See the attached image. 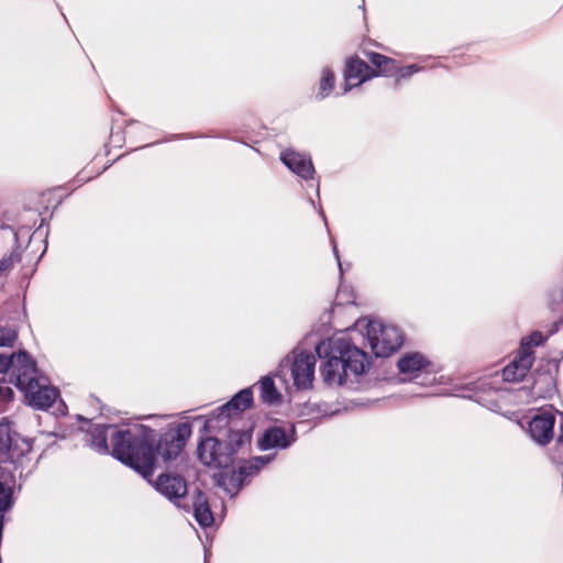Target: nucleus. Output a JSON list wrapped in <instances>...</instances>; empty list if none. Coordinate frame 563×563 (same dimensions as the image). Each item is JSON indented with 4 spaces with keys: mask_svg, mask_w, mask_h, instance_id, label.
<instances>
[{
    "mask_svg": "<svg viewBox=\"0 0 563 563\" xmlns=\"http://www.w3.org/2000/svg\"><path fill=\"white\" fill-rule=\"evenodd\" d=\"M12 488L0 481V512L9 510L12 506Z\"/></svg>",
    "mask_w": 563,
    "mask_h": 563,
    "instance_id": "nucleus-25",
    "label": "nucleus"
},
{
    "mask_svg": "<svg viewBox=\"0 0 563 563\" xmlns=\"http://www.w3.org/2000/svg\"><path fill=\"white\" fill-rule=\"evenodd\" d=\"M316 353L325 358L321 376L328 386H342L362 375L369 365L365 352L352 345L345 334L319 342Z\"/></svg>",
    "mask_w": 563,
    "mask_h": 563,
    "instance_id": "nucleus-2",
    "label": "nucleus"
},
{
    "mask_svg": "<svg viewBox=\"0 0 563 563\" xmlns=\"http://www.w3.org/2000/svg\"><path fill=\"white\" fill-rule=\"evenodd\" d=\"M555 417L551 410H543L537 413L529 422L531 438L540 443L547 444L553 438Z\"/></svg>",
    "mask_w": 563,
    "mask_h": 563,
    "instance_id": "nucleus-15",
    "label": "nucleus"
},
{
    "mask_svg": "<svg viewBox=\"0 0 563 563\" xmlns=\"http://www.w3.org/2000/svg\"><path fill=\"white\" fill-rule=\"evenodd\" d=\"M296 439V428L294 424L273 426L263 432L257 441V446L262 451L285 450Z\"/></svg>",
    "mask_w": 563,
    "mask_h": 563,
    "instance_id": "nucleus-10",
    "label": "nucleus"
},
{
    "mask_svg": "<svg viewBox=\"0 0 563 563\" xmlns=\"http://www.w3.org/2000/svg\"><path fill=\"white\" fill-rule=\"evenodd\" d=\"M334 73L328 67L322 68L320 73V81L316 97L319 100L327 98L332 92L334 88Z\"/></svg>",
    "mask_w": 563,
    "mask_h": 563,
    "instance_id": "nucleus-23",
    "label": "nucleus"
},
{
    "mask_svg": "<svg viewBox=\"0 0 563 563\" xmlns=\"http://www.w3.org/2000/svg\"><path fill=\"white\" fill-rule=\"evenodd\" d=\"M154 486L157 492L168 498L177 507L188 509L187 503L183 501L187 495V484L181 476L162 474L155 481Z\"/></svg>",
    "mask_w": 563,
    "mask_h": 563,
    "instance_id": "nucleus-12",
    "label": "nucleus"
},
{
    "mask_svg": "<svg viewBox=\"0 0 563 563\" xmlns=\"http://www.w3.org/2000/svg\"><path fill=\"white\" fill-rule=\"evenodd\" d=\"M14 385L24 394L25 401L36 409L49 408L57 398V390L45 376L38 375L30 358L23 371L16 375Z\"/></svg>",
    "mask_w": 563,
    "mask_h": 563,
    "instance_id": "nucleus-4",
    "label": "nucleus"
},
{
    "mask_svg": "<svg viewBox=\"0 0 563 563\" xmlns=\"http://www.w3.org/2000/svg\"><path fill=\"white\" fill-rule=\"evenodd\" d=\"M214 478L218 486L222 487L230 497H234L246 482L239 471H222L216 474Z\"/></svg>",
    "mask_w": 563,
    "mask_h": 563,
    "instance_id": "nucleus-18",
    "label": "nucleus"
},
{
    "mask_svg": "<svg viewBox=\"0 0 563 563\" xmlns=\"http://www.w3.org/2000/svg\"><path fill=\"white\" fill-rule=\"evenodd\" d=\"M558 442H559V445H563V415H562V419L560 422V434L558 438Z\"/></svg>",
    "mask_w": 563,
    "mask_h": 563,
    "instance_id": "nucleus-31",
    "label": "nucleus"
},
{
    "mask_svg": "<svg viewBox=\"0 0 563 563\" xmlns=\"http://www.w3.org/2000/svg\"><path fill=\"white\" fill-rule=\"evenodd\" d=\"M397 366L405 379L418 380V384L424 386L438 383L437 366L419 352L404 354Z\"/></svg>",
    "mask_w": 563,
    "mask_h": 563,
    "instance_id": "nucleus-7",
    "label": "nucleus"
},
{
    "mask_svg": "<svg viewBox=\"0 0 563 563\" xmlns=\"http://www.w3.org/2000/svg\"><path fill=\"white\" fill-rule=\"evenodd\" d=\"M261 391V399L267 405H278L282 401V395L277 390L272 376H264L257 383Z\"/></svg>",
    "mask_w": 563,
    "mask_h": 563,
    "instance_id": "nucleus-22",
    "label": "nucleus"
},
{
    "mask_svg": "<svg viewBox=\"0 0 563 563\" xmlns=\"http://www.w3.org/2000/svg\"><path fill=\"white\" fill-rule=\"evenodd\" d=\"M29 360L30 356L25 352H19L18 354H11L9 356L0 354V373L11 369L15 383L16 375L19 372L21 373L23 371Z\"/></svg>",
    "mask_w": 563,
    "mask_h": 563,
    "instance_id": "nucleus-19",
    "label": "nucleus"
},
{
    "mask_svg": "<svg viewBox=\"0 0 563 563\" xmlns=\"http://www.w3.org/2000/svg\"><path fill=\"white\" fill-rule=\"evenodd\" d=\"M15 258H16V255L11 253L10 255L3 257L0 261V275L13 266Z\"/></svg>",
    "mask_w": 563,
    "mask_h": 563,
    "instance_id": "nucleus-29",
    "label": "nucleus"
},
{
    "mask_svg": "<svg viewBox=\"0 0 563 563\" xmlns=\"http://www.w3.org/2000/svg\"><path fill=\"white\" fill-rule=\"evenodd\" d=\"M279 158L291 173L301 179L308 180L312 178L314 167L310 156L288 148L280 152Z\"/></svg>",
    "mask_w": 563,
    "mask_h": 563,
    "instance_id": "nucleus-14",
    "label": "nucleus"
},
{
    "mask_svg": "<svg viewBox=\"0 0 563 563\" xmlns=\"http://www.w3.org/2000/svg\"><path fill=\"white\" fill-rule=\"evenodd\" d=\"M150 432L146 426L140 423L126 427L98 424L89 433V445L98 453H109L107 439L110 433L111 454L148 478L154 473V453L148 445Z\"/></svg>",
    "mask_w": 563,
    "mask_h": 563,
    "instance_id": "nucleus-1",
    "label": "nucleus"
},
{
    "mask_svg": "<svg viewBox=\"0 0 563 563\" xmlns=\"http://www.w3.org/2000/svg\"><path fill=\"white\" fill-rule=\"evenodd\" d=\"M365 335L373 353L378 357H387L402 344L399 328L383 324L380 321H369L365 325Z\"/></svg>",
    "mask_w": 563,
    "mask_h": 563,
    "instance_id": "nucleus-6",
    "label": "nucleus"
},
{
    "mask_svg": "<svg viewBox=\"0 0 563 563\" xmlns=\"http://www.w3.org/2000/svg\"><path fill=\"white\" fill-rule=\"evenodd\" d=\"M251 444L250 431H233L228 434V442L217 438H206L198 445L200 461L210 467L229 468L234 461V454L246 451Z\"/></svg>",
    "mask_w": 563,
    "mask_h": 563,
    "instance_id": "nucleus-3",
    "label": "nucleus"
},
{
    "mask_svg": "<svg viewBox=\"0 0 563 563\" xmlns=\"http://www.w3.org/2000/svg\"><path fill=\"white\" fill-rule=\"evenodd\" d=\"M275 459L274 454L263 456H254L250 460L243 461L239 466V473L247 481L250 477L258 474V472Z\"/></svg>",
    "mask_w": 563,
    "mask_h": 563,
    "instance_id": "nucleus-21",
    "label": "nucleus"
},
{
    "mask_svg": "<svg viewBox=\"0 0 563 563\" xmlns=\"http://www.w3.org/2000/svg\"><path fill=\"white\" fill-rule=\"evenodd\" d=\"M533 364V356L525 352L519 354L511 363H509L501 372L505 382H518L526 377Z\"/></svg>",
    "mask_w": 563,
    "mask_h": 563,
    "instance_id": "nucleus-17",
    "label": "nucleus"
},
{
    "mask_svg": "<svg viewBox=\"0 0 563 563\" xmlns=\"http://www.w3.org/2000/svg\"><path fill=\"white\" fill-rule=\"evenodd\" d=\"M12 390L9 387H2L0 386V398L2 400H10L12 397Z\"/></svg>",
    "mask_w": 563,
    "mask_h": 563,
    "instance_id": "nucleus-30",
    "label": "nucleus"
},
{
    "mask_svg": "<svg viewBox=\"0 0 563 563\" xmlns=\"http://www.w3.org/2000/svg\"><path fill=\"white\" fill-rule=\"evenodd\" d=\"M16 339L14 330L0 325V346H9Z\"/></svg>",
    "mask_w": 563,
    "mask_h": 563,
    "instance_id": "nucleus-28",
    "label": "nucleus"
},
{
    "mask_svg": "<svg viewBox=\"0 0 563 563\" xmlns=\"http://www.w3.org/2000/svg\"><path fill=\"white\" fill-rule=\"evenodd\" d=\"M253 404L252 388H244L239 391L230 401L212 411L208 419L207 424L211 428L214 427V421L219 424L224 422L228 418L239 415L240 412L250 408Z\"/></svg>",
    "mask_w": 563,
    "mask_h": 563,
    "instance_id": "nucleus-11",
    "label": "nucleus"
},
{
    "mask_svg": "<svg viewBox=\"0 0 563 563\" xmlns=\"http://www.w3.org/2000/svg\"><path fill=\"white\" fill-rule=\"evenodd\" d=\"M543 342V335L541 332H533L531 335L523 338L521 340V346L519 350V354H525V352L529 353L531 356L532 347L540 345Z\"/></svg>",
    "mask_w": 563,
    "mask_h": 563,
    "instance_id": "nucleus-24",
    "label": "nucleus"
},
{
    "mask_svg": "<svg viewBox=\"0 0 563 563\" xmlns=\"http://www.w3.org/2000/svg\"><path fill=\"white\" fill-rule=\"evenodd\" d=\"M550 305L553 310L563 312V286L551 291Z\"/></svg>",
    "mask_w": 563,
    "mask_h": 563,
    "instance_id": "nucleus-27",
    "label": "nucleus"
},
{
    "mask_svg": "<svg viewBox=\"0 0 563 563\" xmlns=\"http://www.w3.org/2000/svg\"><path fill=\"white\" fill-rule=\"evenodd\" d=\"M420 70H422V67L417 64H412V65H408V66H404V67H400L397 65L396 75H395L396 82H400L401 80L409 79L412 75L419 73Z\"/></svg>",
    "mask_w": 563,
    "mask_h": 563,
    "instance_id": "nucleus-26",
    "label": "nucleus"
},
{
    "mask_svg": "<svg viewBox=\"0 0 563 563\" xmlns=\"http://www.w3.org/2000/svg\"><path fill=\"white\" fill-rule=\"evenodd\" d=\"M333 253L338 260V264H339V267L341 268V262H340V257H339V252H338V249L335 245H333Z\"/></svg>",
    "mask_w": 563,
    "mask_h": 563,
    "instance_id": "nucleus-32",
    "label": "nucleus"
},
{
    "mask_svg": "<svg viewBox=\"0 0 563 563\" xmlns=\"http://www.w3.org/2000/svg\"><path fill=\"white\" fill-rule=\"evenodd\" d=\"M545 379L549 380V383L552 382L551 377L550 376H545Z\"/></svg>",
    "mask_w": 563,
    "mask_h": 563,
    "instance_id": "nucleus-33",
    "label": "nucleus"
},
{
    "mask_svg": "<svg viewBox=\"0 0 563 563\" xmlns=\"http://www.w3.org/2000/svg\"><path fill=\"white\" fill-rule=\"evenodd\" d=\"M30 450V444L12 432L10 422L3 418L0 421V461L16 463Z\"/></svg>",
    "mask_w": 563,
    "mask_h": 563,
    "instance_id": "nucleus-9",
    "label": "nucleus"
},
{
    "mask_svg": "<svg viewBox=\"0 0 563 563\" xmlns=\"http://www.w3.org/2000/svg\"><path fill=\"white\" fill-rule=\"evenodd\" d=\"M150 432L148 445L153 448V430L147 427ZM191 435V427L189 423L183 422L178 423L174 428H169L166 432H164L157 443L156 451L154 453V463L156 462V457L161 456L164 461H169L179 455L181 450L184 449L186 441ZM154 450V449H152Z\"/></svg>",
    "mask_w": 563,
    "mask_h": 563,
    "instance_id": "nucleus-8",
    "label": "nucleus"
},
{
    "mask_svg": "<svg viewBox=\"0 0 563 563\" xmlns=\"http://www.w3.org/2000/svg\"><path fill=\"white\" fill-rule=\"evenodd\" d=\"M316 356L312 353L295 349L279 364L277 377L289 389L287 375L297 390L310 389L314 380Z\"/></svg>",
    "mask_w": 563,
    "mask_h": 563,
    "instance_id": "nucleus-5",
    "label": "nucleus"
},
{
    "mask_svg": "<svg viewBox=\"0 0 563 563\" xmlns=\"http://www.w3.org/2000/svg\"><path fill=\"white\" fill-rule=\"evenodd\" d=\"M189 499L190 505L187 504L188 509L185 510H192L196 521L202 528H208L212 526L214 519L206 494L197 489L189 496Z\"/></svg>",
    "mask_w": 563,
    "mask_h": 563,
    "instance_id": "nucleus-16",
    "label": "nucleus"
},
{
    "mask_svg": "<svg viewBox=\"0 0 563 563\" xmlns=\"http://www.w3.org/2000/svg\"><path fill=\"white\" fill-rule=\"evenodd\" d=\"M374 77H376V73L366 62L357 56L349 58L344 69L345 82L343 93H347L354 87H357Z\"/></svg>",
    "mask_w": 563,
    "mask_h": 563,
    "instance_id": "nucleus-13",
    "label": "nucleus"
},
{
    "mask_svg": "<svg viewBox=\"0 0 563 563\" xmlns=\"http://www.w3.org/2000/svg\"><path fill=\"white\" fill-rule=\"evenodd\" d=\"M369 62L377 68V76L393 77L396 75L397 62L388 56L372 52L367 55Z\"/></svg>",
    "mask_w": 563,
    "mask_h": 563,
    "instance_id": "nucleus-20",
    "label": "nucleus"
}]
</instances>
